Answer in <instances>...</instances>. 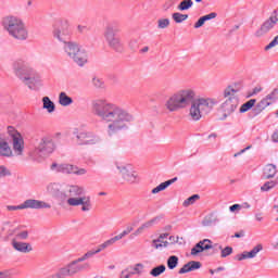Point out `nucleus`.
<instances>
[{"label":"nucleus","instance_id":"obj_1","mask_svg":"<svg viewBox=\"0 0 278 278\" xmlns=\"http://www.w3.org/2000/svg\"><path fill=\"white\" fill-rule=\"evenodd\" d=\"M195 97L197 91H194V89H181L165 101V110L167 112H179V110H186L191 103L189 117L191 121L198 122L201 121L203 116H207V114L212 113L214 108L218 105L216 98Z\"/></svg>","mask_w":278,"mask_h":278},{"label":"nucleus","instance_id":"obj_2","mask_svg":"<svg viewBox=\"0 0 278 278\" xmlns=\"http://www.w3.org/2000/svg\"><path fill=\"white\" fill-rule=\"evenodd\" d=\"M91 112L93 116L108 124V136H116V134L129 129V125L134 123L131 113L105 99L93 100Z\"/></svg>","mask_w":278,"mask_h":278},{"label":"nucleus","instance_id":"obj_3","mask_svg":"<svg viewBox=\"0 0 278 278\" xmlns=\"http://www.w3.org/2000/svg\"><path fill=\"white\" fill-rule=\"evenodd\" d=\"M47 193L53 197L56 201L64 203L66 201L70 207L81 206V212H90L92 210V200L86 194V189L81 186L70 185L67 190L62 192V185L50 182L46 187Z\"/></svg>","mask_w":278,"mask_h":278},{"label":"nucleus","instance_id":"obj_4","mask_svg":"<svg viewBox=\"0 0 278 278\" xmlns=\"http://www.w3.org/2000/svg\"><path fill=\"white\" fill-rule=\"evenodd\" d=\"M12 68L15 77L29 90L42 88V77L27 61L17 59L12 63Z\"/></svg>","mask_w":278,"mask_h":278},{"label":"nucleus","instance_id":"obj_5","mask_svg":"<svg viewBox=\"0 0 278 278\" xmlns=\"http://www.w3.org/2000/svg\"><path fill=\"white\" fill-rule=\"evenodd\" d=\"M2 27L13 40L23 42L29 38V30L21 17L9 15L2 18Z\"/></svg>","mask_w":278,"mask_h":278},{"label":"nucleus","instance_id":"obj_6","mask_svg":"<svg viewBox=\"0 0 278 278\" xmlns=\"http://www.w3.org/2000/svg\"><path fill=\"white\" fill-rule=\"evenodd\" d=\"M64 53L80 68L88 64V51L76 41H68L63 47Z\"/></svg>","mask_w":278,"mask_h":278},{"label":"nucleus","instance_id":"obj_7","mask_svg":"<svg viewBox=\"0 0 278 278\" xmlns=\"http://www.w3.org/2000/svg\"><path fill=\"white\" fill-rule=\"evenodd\" d=\"M117 34H121V25L116 22L110 23L105 26L103 31L104 40L110 49H113V51L117 53H123L125 46L121 37L116 36Z\"/></svg>","mask_w":278,"mask_h":278},{"label":"nucleus","instance_id":"obj_8","mask_svg":"<svg viewBox=\"0 0 278 278\" xmlns=\"http://www.w3.org/2000/svg\"><path fill=\"white\" fill-rule=\"evenodd\" d=\"M7 210L8 212H16V210H51V204L40 200L28 199L20 205H8Z\"/></svg>","mask_w":278,"mask_h":278},{"label":"nucleus","instance_id":"obj_9","mask_svg":"<svg viewBox=\"0 0 278 278\" xmlns=\"http://www.w3.org/2000/svg\"><path fill=\"white\" fill-rule=\"evenodd\" d=\"M8 134L12 140V151L15 155L21 156L25 152V139L14 127H8Z\"/></svg>","mask_w":278,"mask_h":278},{"label":"nucleus","instance_id":"obj_10","mask_svg":"<svg viewBox=\"0 0 278 278\" xmlns=\"http://www.w3.org/2000/svg\"><path fill=\"white\" fill-rule=\"evenodd\" d=\"M115 166L122 179H124L126 184H136L138 181V174L136 173V170H134V166H131V164H127V163L123 164V163L116 162Z\"/></svg>","mask_w":278,"mask_h":278},{"label":"nucleus","instance_id":"obj_11","mask_svg":"<svg viewBox=\"0 0 278 278\" xmlns=\"http://www.w3.org/2000/svg\"><path fill=\"white\" fill-rule=\"evenodd\" d=\"M54 151L55 142H53L51 137H43L35 149V153H37L39 157H47V155H51Z\"/></svg>","mask_w":278,"mask_h":278},{"label":"nucleus","instance_id":"obj_12","mask_svg":"<svg viewBox=\"0 0 278 278\" xmlns=\"http://www.w3.org/2000/svg\"><path fill=\"white\" fill-rule=\"evenodd\" d=\"M51 170H55V173H63L64 175H86V173H88L86 168H79L77 166L66 163H53L51 165Z\"/></svg>","mask_w":278,"mask_h":278},{"label":"nucleus","instance_id":"obj_13","mask_svg":"<svg viewBox=\"0 0 278 278\" xmlns=\"http://www.w3.org/2000/svg\"><path fill=\"white\" fill-rule=\"evenodd\" d=\"M278 22V16H277V11H274L270 17H268L262 25L261 27L255 31L254 36L256 38H262L263 36H266L268 31L271 29H275V25H277Z\"/></svg>","mask_w":278,"mask_h":278},{"label":"nucleus","instance_id":"obj_14","mask_svg":"<svg viewBox=\"0 0 278 278\" xmlns=\"http://www.w3.org/2000/svg\"><path fill=\"white\" fill-rule=\"evenodd\" d=\"M239 101L236 100H226L219 105V111L223 113L220 121H227L236 110H238Z\"/></svg>","mask_w":278,"mask_h":278},{"label":"nucleus","instance_id":"obj_15","mask_svg":"<svg viewBox=\"0 0 278 278\" xmlns=\"http://www.w3.org/2000/svg\"><path fill=\"white\" fill-rule=\"evenodd\" d=\"M89 264H79L75 261L70 263L67 266L62 267L61 269L63 270V274L65 277H73V275H77V273H81V270H86V268H89Z\"/></svg>","mask_w":278,"mask_h":278},{"label":"nucleus","instance_id":"obj_16","mask_svg":"<svg viewBox=\"0 0 278 278\" xmlns=\"http://www.w3.org/2000/svg\"><path fill=\"white\" fill-rule=\"evenodd\" d=\"M99 142H101V139L92 132H79L77 135V144H99Z\"/></svg>","mask_w":278,"mask_h":278},{"label":"nucleus","instance_id":"obj_17","mask_svg":"<svg viewBox=\"0 0 278 278\" xmlns=\"http://www.w3.org/2000/svg\"><path fill=\"white\" fill-rule=\"evenodd\" d=\"M210 249H214V245H212V240L203 239L191 249V255H199V253H203V251H210Z\"/></svg>","mask_w":278,"mask_h":278},{"label":"nucleus","instance_id":"obj_18","mask_svg":"<svg viewBox=\"0 0 278 278\" xmlns=\"http://www.w3.org/2000/svg\"><path fill=\"white\" fill-rule=\"evenodd\" d=\"M0 157H14V152L8 139L0 134Z\"/></svg>","mask_w":278,"mask_h":278},{"label":"nucleus","instance_id":"obj_19","mask_svg":"<svg viewBox=\"0 0 278 278\" xmlns=\"http://www.w3.org/2000/svg\"><path fill=\"white\" fill-rule=\"evenodd\" d=\"M240 91V87L229 85L227 86L223 91V97L226 99V101H239L238 93Z\"/></svg>","mask_w":278,"mask_h":278},{"label":"nucleus","instance_id":"obj_20","mask_svg":"<svg viewBox=\"0 0 278 278\" xmlns=\"http://www.w3.org/2000/svg\"><path fill=\"white\" fill-rule=\"evenodd\" d=\"M262 249H264V247H262V244H257L250 252L244 251L241 254H237L235 260H237V262H242L243 260H253V257H257V253H260Z\"/></svg>","mask_w":278,"mask_h":278},{"label":"nucleus","instance_id":"obj_21","mask_svg":"<svg viewBox=\"0 0 278 278\" xmlns=\"http://www.w3.org/2000/svg\"><path fill=\"white\" fill-rule=\"evenodd\" d=\"M68 36H71V31L68 30L67 27H56L53 30V38H55L56 40H59V42H63L64 47L66 46V43L68 41Z\"/></svg>","mask_w":278,"mask_h":278},{"label":"nucleus","instance_id":"obj_22","mask_svg":"<svg viewBox=\"0 0 278 278\" xmlns=\"http://www.w3.org/2000/svg\"><path fill=\"white\" fill-rule=\"evenodd\" d=\"M201 268V262L190 261L179 269V275H186V273H192V270H199Z\"/></svg>","mask_w":278,"mask_h":278},{"label":"nucleus","instance_id":"obj_23","mask_svg":"<svg viewBox=\"0 0 278 278\" xmlns=\"http://www.w3.org/2000/svg\"><path fill=\"white\" fill-rule=\"evenodd\" d=\"M270 103H273V102L267 97H265L253 109L254 116H257L258 114H262V112H264V110H266V108H268V105H270Z\"/></svg>","mask_w":278,"mask_h":278},{"label":"nucleus","instance_id":"obj_24","mask_svg":"<svg viewBox=\"0 0 278 278\" xmlns=\"http://www.w3.org/2000/svg\"><path fill=\"white\" fill-rule=\"evenodd\" d=\"M157 223V217H154L146 223H143L135 232L134 236H140L142 232L147 231V229H151L153 225Z\"/></svg>","mask_w":278,"mask_h":278},{"label":"nucleus","instance_id":"obj_25","mask_svg":"<svg viewBox=\"0 0 278 278\" xmlns=\"http://www.w3.org/2000/svg\"><path fill=\"white\" fill-rule=\"evenodd\" d=\"M175 181H177V177H174L169 180H166L165 182L160 184L157 187L152 189V194H159V192L166 190V188H168V186H173V184H175Z\"/></svg>","mask_w":278,"mask_h":278},{"label":"nucleus","instance_id":"obj_26","mask_svg":"<svg viewBox=\"0 0 278 278\" xmlns=\"http://www.w3.org/2000/svg\"><path fill=\"white\" fill-rule=\"evenodd\" d=\"M277 175V165L275 164H267L264 167V177L265 179H273Z\"/></svg>","mask_w":278,"mask_h":278},{"label":"nucleus","instance_id":"obj_27","mask_svg":"<svg viewBox=\"0 0 278 278\" xmlns=\"http://www.w3.org/2000/svg\"><path fill=\"white\" fill-rule=\"evenodd\" d=\"M13 249H15V251H20V253H30L31 245L29 243L14 241Z\"/></svg>","mask_w":278,"mask_h":278},{"label":"nucleus","instance_id":"obj_28","mask_svg":"<svg viewBox=\"0 0 278 278\" xmlns=\"http://www.w3.org/2000/svg\"><path fill=\"white\" fill-rule=\"evenodd\" d=\"M42 103H43L42 109L47 110L48 114H53V112H55V103L51 101L50 97H43Z\"/></svg>","mask_w":278,"mask_h":278},{"label":"nucleus","instance_id":"obj_29","mask_svg":"<svg viewBox=\"0 0 278 278\" xmlns=\"http://www.w3.org/2000/svg\"><path fill=\"white\" fill-rule=\"evenodd\" d=\"M59 103L62 105V108H68V105H73V98L68 97L66 92L62 91L59 94Z\"/></svg>","mask_w":278,"mask_h":278},{"label":"nucleus","instance_id":"obj_30","mask_svg":"<svg viewBox=\"0 0 278 278\" xmlns=\"http://www.w3.org/2000/svg\"><path fill=\"white\" fill-rule=\"evenodd\" d=\"M91 84L93 88H97L98 90H104L105 88V81H103L99 76H92Z\"/></svg>","mask_w":278,"mask_h":278},{"label":"nucleus","instance_id":"obj_31","mask_svg":"<svg viewBox=\"0 0 278 278\" xmlns=\"http://www.w3.org/2000/svg\"><path fill=\"white\" fill-rule=\"evenodd\" d=\"M256 101L257 100H255V99H251L248 102L243 103L241 105V108L239 109L240 114H244V113L249 112V110H251L252 108L255 106Z\"/></svg>","mask_w":278,"mask_h":278},{"label":"nucleus","instance_id":"obj_32","mask_svg":"<svg viewBox=\"0 0 278 278\" xmlns=\"http://www.w3.org/2000/svg\"><path fill=\"white\" fill-rule=\"evenodd\" d=\"M192 5H194V2L192 0H182L177 5V10H179V12H186V10H190V8H192Z\"/></svg>","mask_w":278,"mask_h":278},{"label":"nucleus","instance_id":"obj_33","mask_svg":"<svg viewBox=\"0 0 278 278\" xmlns=\"http://www.w3.org/2000/svg\"><path fill=\"white\" fill-rule=\"evenodd\" d=\"M152 247L153 249H166L169 247V243L168 241H164V239L157 238L152 241Z\"/></svg>","mask_w":278,"mask_h":278},{"label":"nucleus","instance_id":"obj_34","mask_svg":"<svg viewBox=\"0 0 278 278\" xmlns=\"http://www.w3.org/2000/svg\"><path fill=\"white\" fill-rule=\"evenodd\" d=\"M164 273H166V265H159L150 270L152 277H160Z\"/></svg>","mask_w":278,"mask_h":278},{"label":"nucleus","instance_id":"obj_35","mask_svg":"<svg viewBox=\"0 0 278 278\" xmlns=\"http://www.w3.org/2000/svg\"><path fill=\"white\" fill-rule=\"evenodd\" d=\"M179 266V257L172 255L167 258V267L169 270H175V267Z\"/></svg>","mask_w":278,"mask_h":278},{"label":"nucleus","instance_id":"obj_36","mask_svg":"<svg viewBox=\"0 0 278 278\" xmlns=\"http://www.w3.org/2000/svg\"><path fill=\"white\" fill-rule=\"evenodd\" d=\"M172 18L175 23H184V21H188V14L176 12L172 14Z\"/></svg>","mask_w":278,"mask_h":278},{"label":"nucleus","instance_id":"obj_37","mask_svg":"<svg viewBox=\"0 0 278 278\" xmlns=\"http://www.w3.org/2000/svg\"><path fill=\"white\" fill-rule=\"evenodd\" d=\"M199 199H201V197L199 194H193L191 197H189L187 200H185L182 202L184 207H190V205H194V203H197V201H199Z\"/></svg>","mask_w":278,"mask_h":278},{"label":"nucleus","instance_id":"obj_38","mask_svg":"<svg viewBox=\"0 0 278 278\" xmlns=\"http://www.w3.org/2000/svg\"><path fill=\"white\" fill-rule=\"evenodd\" d=\"M215 247H218L219 251H222L220 257H229L231 253H233V248L226 247L223 249V245L215 244Z\"/></svg>","mask_w":278,"mask_h":278},{"label":"nucleus","instance_id":"obj_39","mask_svg":"<svg viewBox=\"0 0 278 278\" xmlns=\"http://www.w3.org/2000/svg\"><path fill=\"white\" fill-rule=\"evenodd\" d=\"M167 27H170L169 18H159L157 20V29H166Z\"/></svg>","mask_w":278,"mask_h":278},{"label":"nucleus","instance_id":"obj_40","mask_svg":"<svg viewBox=\"0 0 278 278\" xmlns=\"http://www.w3.org/2000/svg\"><path fill=\"white\" fill-rule=\"evenodd\" d=\"M275 186H277V182L275 180L267 181L261 187V190L262 192H268L269 190H273Z\"/></svg>","mask_w":278,"mask_h":278},{"label":"nucleus","instance_id":"obj_41","mask_svg":"<svg viewBox=\"0 0 278 278\" xmlns=\"http://www.w3.org/2000/svg\"><path fill=\"white\" fill-rule=\"evenodd\" d=\"M132 275H142V271L144 270V264L142 263H137L135 264L134 268H132Z\"/></svg>","mask_w":278,"mask_h":278},{"label":"nucleus","instance_id":"obj_42","mask_svg":"<svg viewBox=\"0 0 278 278\" xmlns=\"http://www.w3.org/2000/svg\"><path fill=\"white\" fill-rule=\"evenodd\" d=\"M12 175V172L5 166L0 165V179H3V177H10Z\"/></svg>","mask_w":278,"mask_h":278},{"label":"nucleus","instance_id":"obj_43","mask_svg":"<svg viewBox=\"0 0 278 278\" xmlns=\"http://www.w3.org/2000/svg\"><path fill=\"white\" fill-rule=\"evenodd\" d=\"M112 241L109 239L105 242L101 243L100 245H98V249L96 250V253H101V251H105V249H108V247H112Z\"/></svg>","mask_w":278,"mask_h":278},{"label":"nucleus","instance_id":"obj_44","mask_svg":"<svg viewBox=\"0 0 278 278\" xmlns=\"http://www.w3.org/2000/svg\"><path fill=\"white\" fill-rule=\"evenodd\" d=\"M277 97H278V88L273 89V91L266 96V98L269 99L271 102L277 101Z\"/></svg>","mask_w":278,"mask_h":278},{"label":"nucleus","instance_id":"obj_45","mask_svg":"<svg viewBox=\"0 0 278 278\" xmlns=\"http://www.w3.org/2000/svg\"><path fill=\"white\" fill-rule=\"evenodd\" d=\"M278 45V35L265 47V51H270L274 47Z\"/></svg>","mask_w":278,"mask_h":278},{"label":"nucleus","instance_id":"obj_46","mask_svg":"<svg viewBox=\"0 0 278 278\" xmlns=\"http://www.w3.org/2000/svg\"><path fill=\"white\" fill-rule=\"evenodd\" d=\"M175 5V1L173 0H167L164 4H163V10L164 12H168V10H170V8H174Z\"/></svg>","mask_w":278,"mask_h":278},{"label":"nucleus","instance_id":"obj_47","mask_svg":"<svg viewBox=\"0 0 278 278\" xmlns=\"http://www.w3.org/2000/svg\"><path fill=\"white\" fill-rule=\"evenodd\" d=\"M205 25V20L203 17H200L195 24L193 25L194 29H199Z\"/></svg>","mask_w":278,"mask_h":278},{"label":"nucleus","instance_id":"obj_48","mask_svg":"<svg viewBox=\"0 0 278 278\" xmlns=\"http://www.w3.org/2000/svg\"><path fill=\"white\" fill-rule=\"evenodd\" d=\"M216 16H218V15L216 14V12H212V13H210V14H207V15L202 16V18H203L204 22L206 23V21H212L213 18H216Z\"/></svg>","mask_w":278,"mask_h":278},{"label":"nucleus","instance_id":"obj_49","mask_svg":"<svg viewBox=\"0 0 278 278\" xmlns=\"http://www.w3.org/2000/svg\"><path fill=\"white\" fill-rule=\"evenodd\" d=\"M131 273H129V269H124V270H122V273H121V275H119V278H129V277H131Z\"/></svg>","mask_w":278,"mask_h":278},{"label":"nucleus","instance_id":"obj_50","mask_svg":"<svg viewBox=\"0 0 278 278\" xmlns=\"http://www.w3.org/2000/svg\"><path fill=\"white\" fill-rule=\"evenodd\" d=\"M28 237H29V232L27 231H22L17 235V238H20V240H27Z\"/></svg>","mask_w":278,"mask_h":278},{"label":"nucleus","instance_id":"obj_51","mask_svg":"<svg viewBox=\"0 0 278 278\" xmlns=\"http://www.w3.org/2000/svg\"><path fill=\"white\" fill-rule=\"evenodd\" d=\"M240 210H242V205H240V204H233L229 207L230 212H237V211H240Z\"/></svg>","mask_w":278,"mask_h":278},{"label":"nucleus","instance_id":"obj_52","mask_svg":"<svg viewBox=\"0 0 278 278\" xmlns=\"http://www.w3.org/2000/svg\"><path fill=\"white\" fill-rule=\"evenodd\" d=\"M129 47L132 51H136L138 49V41L137 40H130Z\"/></svg>","mask_w":278,"mask_h":278},{"label":"nucleus","instance_id":"obj_53","mask_svg":"<svg viewBox=\"0 0 278 278\" xmlns=\"http://www.w3.org/2000/svg\"><path fill=\"white\" fill-rule=\"evenodd\" d=\"M110 240H111V243L114 244L115 242H118V240H123V235L119 233V235L111 238Z\"/></svg>","mask_w":278,"mask_h":278},{"label":"nucleus","instance_id":"obj_54","mask_svg":"<svg viewBox=\"0 0 278 278\" xmlns=\"http://www.w3.org/2000/svg\"><path fill=\"white\" fill-rule=\"evenodd\" d=\"M252 146H248L245 149L240 150L239 152L235 153L233 157H238V155H242V153H247L251 149Z\"/></svg>","mask_w":278,"mask_h":278},{"label":"nucleus","instance_id":"obj_55","mask_svg":"<svg viewBox=\"0 0 278 278\" xmlns=\"http://www.w3.org/2000/svg\"><path fill=\"white\" fill-rule=\"evenodd\" d=\"M97 253H99V252H97V250L96 251H89V252L85 253V257L87 260H90V257H92L93 255H97Z\"/></svg>","mask_w":278,"mask_h":278},{"label":"nucleus","instance_id":"obj_56","mask_svg":"<svg viewBox=\"0 0 278 278\" xmlns=\"http://www.w3.org/2000/svg\"><path fill=\"white\" fill-rule=\"evenodd\" d=\"M177 242H179V237H175V236L169 237V242H168L169 244H175Z\"/></svg>","mask_w":278,"mask_h":278},{"label":"nucleus","instance_id":"obj_57","mask_svg":"<svg viewBox=\"0 0 278 278\" xmlns=\"http://www.w3.org/2000/svg\"><path fill=\"white\" fill-rule=\"evenodd\" d=\"M255 220H257L258 223H262V220H264V215L262 213H256Z\"/></svg>","mask_w":278,"mask_h":278},{"label":"nucleus","instance_id":"obj_58","mask_svg":"<svg viewBox=\"0 0 278 278\" xmlns=\"http://www.w3.org/2000/svg\"><path fill=\"white\" fill-rule=\"evenodd\" d=\"M271 140H273V142H278V130H276V131L271 135Z\"/></svg>","mask_w":278,"mask_h":278},{"label":"nucleus","instance_id":"obj_59","mask_svg":"<svg viewBox=\"0 0 278 278\" xmlns=\"http://www.w3.org/2000/svg\"><path fill=\"white\" fill-rule=\"evenodd\" d=\"M77 31H79V34H84V31H86V26H84V25H78V26H77Z\"/></svg>","mask_w":278,"mask_h":278},{"label":"nucleus","instance_id":"obj_60","mask_svg":"<svg viewBox=\"0 0 278 278\" xmlns=\"http://www.w3.org/2000/svg\"><path fill=\"white\" fill-rule=\"evenodd\" d=\"M0 278H10V274L8 271H0Z\"/></svg>","mask_w":278,"mask_h":278},{"label":"nucleus","instance_id":"obj_61","mask_svg":"<svg viewBox=\"0 0 278 278\" xmlns=\"http://www.w3.org/2000/svg\"><path fill=\"white\" fill-rule=\"evenodd\" d=\"M86 260L88 258L86 257V254H84L81 257L77 258L75 262L79 264V262H86Z\"/></svg>","mask_w":278,"mask_h":278},{"label":"nucleus","instance_id":"obj_62","mask_svg":"<svg viewBox=\"0 0 278 278\" xmlns=\"http://www.w3.org/2000/svg\"><path fill=\"white\" fill-rule=\"evenodd\" d=\"M257 92H262V87H255V88L253 89L252 94H257Z\"/></svg>","mask_w":278,"mask_h":278},{"label":"nucleus","instance_id":"obj_63","mask_svg":"<svg viewBox=\"0 0 278 278\" xmlns=\"http://www.w3.org/2000/svg\"><path fill=\"white\" fill-rule=\"evenodd\" d=\"M159 238L160 240H166V238H168V233H161Z\"/></svg>","mask_w":278,"mask_h":278},{"label":"nucleus","instance_id":"obj_64","mask_svg":"<svg viewBox=\"0 0 278 278\" xmlns=\"http://www.w3.org/2000/svg\"><path fill=\"white\" fill-rule=\"evenodd\" d=\"M244 236V232H236L235 238H242Z\"/></svg>","mask_w":278,"mask_h":278}]
</instances>
